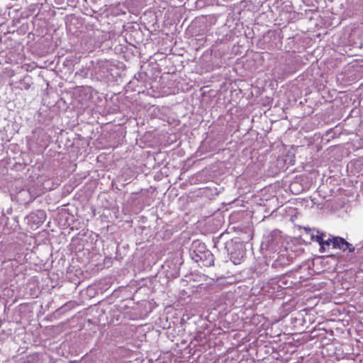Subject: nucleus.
Instances as JSON below:
<instances>
[{
  "label": "nucleus",
  "mask_w": 363,
  "mask_h": 363,
  "mask_svg": "<svg viewBox=\"0 0 363 363\" xmlns=\"http://www.w3.org/2000/svg\"><path fill=\"white\" fill-rule=\"evenodd\" d=\"M190 256L191 259L201 263L205 267H211L214 264V255L208 250L204 243L199 240H194L190 249Z\"/></svg>",
  "instance_id": "1"
},
{
  "label": "nucleus",
  "mask_w": 363,
  "mask_h": 363,
  "mask_svg": "<svg viewBox=\"0 0 363 363\" xmlns=\"http://www.w3.org/2000/svg\"><path fill=\"white\" fill-rule=\"evenodd\" d=\"M330 245H333V248H338L342 250L343 251L348 250L350 252L354 251V247L352 244L349 243L345 239L340 237H333L331 238H328L326 240L324 239L323 247L320 249V251L323 252L325 250L326 247H328Z\"/></svg>",
  "instance_id": "2"
},
{
  "label": "nucleus",
  "mask_w": 363,
  "mask_h": 363,
  "mask_svg": "<svg viewBox=\"0 0 363 363\" xmlns=\"http://www.w3.org/2000/svg\"><path fill=\"white\" fill-rule=\"evenodd\" d=\"M291 262V258L287 255L286 250H284L278 254L277 259L272 263V267L274 268L283 267L290 264Z\"/></svg>",
  "instance_id": "3"
},
{
  "label": "nucleus",
  "mask_w": 363,
  "mask_h": 363,
  "mask_svg": "<svg viewBox=\"0 0 363 363\" xmlns=\"http://www.w3.org/2000/svg\"><path fill=\"white\" fill-rule=\"evenodd\" d=\"M311 235V239L313 241L318 242L321 248L323 247L324 237H325V235L323 233H320V231L317 230L315 234L313 232Z\"/></svg>",
  "instance_id": "4"
},
{
  "label": "nucleus",
  "mask_w": 363,
  "mask_h": 363,
  "mask_svg": "<svg viewBox=\"0 0 363 363\" xmlns=\"http://www.w3.org/2000/svg\"><path fill=\"white\" fill-rule=\"evenodd\" d=\"M311 235V239L313 241L318 242L321 248L323 247L324 237H325V235L323 233H320V231L317 230L315 234L313 232Z\"/></svg>",
  "instance_id": "5"
},
{
  "label": "nucleus",
  "mask_w": 363,
  "mask_h": 363,
  "mask_svg": "<svg viewBox=\"0 0 363 363\" xmlns=\"http://www.w3.org/2000/svg\"><path fill=\"white\" fill-rule=\"evenodd\" d=\"M269 246H272V247H273V242H272L271 244H269Z\"/></svg>",
  "instance_id": "6"
}]
</instances>
